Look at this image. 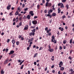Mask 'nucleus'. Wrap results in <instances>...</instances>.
I'll use <instances>...</instances> for the list:
<instances>
[{
  "label": "nucleus",
  "mask_w": 74,
  "mask_h": 74,
  "mask_svg": "<svg viewBox=\"0 0 74 74\" xmlns=\"http://www.w3.org/2000/svg\"><path fill=\"white\" fill-rule=\"evenodd\" d=\"M52 39L51 40V42H53L54 44H56V40H55L54 41H53V40H55V37L54 36H52Z\"/></svg>",
  "instance_id": "1"
},
{
  "label": "nucleus",
  "mask_w": 74,
  "mask_h": 74,
  "mask_svg": "<svg viewBox=\"0 0 74 74\" xmlns=\"http://www.w3.org/2000/svg\"><path fill=\"white\" fill-rule=\"evenodd\" d=\"M32 23L33 25H37V21L36 20L33 21H32Z\"/></svg>",
  "instance_id": "2"
},
{
  "label": "nucleus",
  "mask_w": 74,
  "mask_h": 74,
  "mask_svg": "<svg viewBox=\"0 0 74 74\" xmlns=\"http://www.w3.org/2000/svg\"><path fill=\"white\" fill-rule=\"evenodd\" d=\"M46 7H51L52 5V3H48L47 5V3L45 4Z\"/></svg>",
  "instance_id": "3"
},
{
  "label": "nucleus",
  "mask_w": 74,
  "mask_h": 74,
  "mask_svg": "<svg viewBox=\"0 0 74 74\" xmlns=\"http://www.w3.org/2000/svg\"><path fill=\"white\" fill-rule=\"evenodd\" d=\"M63 62H62V61H60L59 62V67L60 68V67H61V66L63 65Z\"/></svg>",
  "instance_id": "4"
},
{
  "label": "nucleus",
  "mask_w": 74,
  "mask_h": 74,
  "mask_svg": "<svg viewBox=\"0 0 74 74\" xmlns=\"http://www.w3.org/2000/svg\"><path fill=\"white\" fill-rule=\"evenodd\" d=\"M29 27V25H27L25 26V28L24 29V30H26L28 29V28Z\"/></svg>",
  "instance_id": "5"
},
{
  "label": "nucleus",
  "mask_w": 74,
  "mask_h": 74,
  "mask_svg": "<svg viewBox=\"0 0 74 74\" xmlns=\"http://www.w3.org/2000/svg\"><path fill=\"white\" fill-rule=\"evenodd\" d=\"M15 52V51L14 50H12L10 51V53H8L9 55H12Z\"/></svg>",
  "instance_id": "6"
},
{
  "label": "nucleus",
  "mask_w": 74,
  "mask_h": 74,
  "mask_svg": "<svg viewBox=\"0 0 74 74\" xmlns=\"http://www.w3.org/2000/svg\"><path fill=\"white\" fill-rule=\"evenodd\" d=\"M35 34V33L34 32H31L30 33H29V36H34V35Z\"/></svg>",
  "instance_id": "7"
},
{
  "label": "nucleus",
  "mask_w": 74,
  "mask_h": 74,
  "mask_svg": "<svg viewBox=\"0 0 74 74\" xmlns=\"http://www.w3.org/2000/svg\"><path fill=\"white\" fill-rule=\"evenodd\" d=\"M33 11H30L29 12V14H30L32 16H33V15H34V14H33Z\"/></svg>",
  "instance_id": "8"
},
{
  "label": "nucleus",
  "mask_w": 74,
  "mask_h": 74,
  "mask_svg": "<svg viewBox=\"0 0 74 74\" xmlns=\"http://www.w3.org/2000/svg\"><path fill=\"white\" fill-rule=\"evenodd\" d=\"M12 42L13 44V45H15V40H12Z\"/></svg>",
  "instance_id": "9"
},
{
  "label": "nucleus",
  "mask_w": 74,
  "mask_h": 74,
  "mask_svg": "<svg viewBox=\"0 0 74 74\" xmlns=\"http://www.w3.org/2000/svg\"><path fill=\"white\" fill-rule=\"evenodd\" d=\"M56 16V13H53L51 15V16Z\"/></svg>",
  "instance_id": "10"
},
{
  "label": "nucleus",
  "mask_w": 74,
  "mask_h": 74,
  "mask_svg": "<svg viewBox=\"0 0 74 74\" xmlns=\"http://www.w3.org/2000/svg\"><path fill=\"white\" fill-rule=\"evenodd\" d=\"M58 29H59V30H60L61 32L63 31V30H64V29H63V28H62L61 27H59L58 28Z\"/></svg>",
  "instance_id": "11"
},
{
  "label": "nucleus",
  "mask_w": 74,
  "mask_h": 74,
  "mask_svg": "<svg viewBox=\"0 0 74 74\" xmlns=\"http://www.w3.org/2000/svg\"><path fill=\"white\" fill-rule=\"evenodd\" d=\"M48 14L47 15V16H49L50 18H52V15H50V13H48Z\"/></svg>",
  "instance_id": "12"
},
{
  "label": "nucleus",
  "mask_w": 74,
  "mask_h": 74,
  "mask_svg": "<svg viewBox=\"0 0 74 74\" xmlns=\"http://www.w3.org/2000/svg\"><path fill=\"white\" fill-rule=\"evenodd\" d=\"M34 39V38H32L29 39L28 41V42H30L32 41V40H33Z\"/></svg>",
  "instance_id": "13"
},
{
  "label": "nucleus",
  "mask_w": 74,
  "mask_h": 74,
  "mask_svg": "<svg viewBox=\"0 0 74 74\" xmlns=\"http://www.w3.org/2000/svg\"><path fill=\"white\" fill-rule=\"evenodd\" d=\"M30 17H31V15L29 14L27 16V18L28 19H30Z\"/></svg>",
  "instance_id": "14"
},
{
  "label": "nucleus",
  "mask_w": 74,
  "mask_h": 74,
  "mask_svg": "<svg viewBox=\"0 0 74 74\" xmlns=\"http://www.w3.org/2000/svg\"><path fill=\"white\" fill-rule=\"evenodd\" d=\"M49 51L50 52H53V49H49Z\"/></svg>",
  "instance_id": "15"
},
{
  "label": "nucleus",
  "mask_w": 74,
  "mask_h": 74,
  "mask_svg": "<svg viewBox=\"0 0 74 74\" xmlns=\"http://www.w3.org/2000/svg\"><path fill=\"white\" fill-rule=\"evenodd\" d=\"M58 14L60 13V12H61V10L60 9V8H58Z\"/></svg>",
  "instance_id": "16"
},
{
  "label": "nucleus",
  "mask_w": 74,
  "mask_h": 74,
  "mask_svg": "<svg viewBox=\"0 0 74 74\" xmlns=\"http://www.w3.org/2000/svg\"><path fill=\"white\" fill-rule=\"evenodd\" d=\"M60 5V8H64V6L63 5V4L62 3H61Z\"/></svg>",
  "instance_id": "17"
},
{
  "label": "nucleus",
  "mask_w": 74,
  "mask_h": 74,
  "mask_svg": "<svg viewBox=\"0 0 74 74\" xmlns=\"http://www.w3.org/2000/svg\"><path fill=\"white\" fill-rule=\"evenodd\" d=\"M10 7H11V5H8V6H7V9L8 10H10Z\"/></svg>",
  "instance_id": "18"
},
{
  "label": "nucleus",
  "mask_w": 74,
  "mask_h": 74,
  "mask_svg": "<svg viewBox=\"0 0 74 74\" xmlns=\"http://www.w3.org/2000/svg\"><path fill=\"white\" fill-rule=\"evenodd\" d=\"M15 54H12L11 56V58H14L15 57Z\"/></svg>",
  "instance_id": "19"
},
{
  "label": "nucleus",
  "mask_w": 74,
  "mask_h": 74,
  "mask_svg": "<svg viewBox=\"0 0 74 74\" xmlns=\"http://www.w3.org/2000/svg\"><path fill=\"white\" fill-rule=\"evenodd\" d=\"M53 11V10H52V9H50V10L49 11H48V13H50H50H51V12H52Z\"/></svg>",
  "instance_id": "20"
},
{
  "label": "nucleus",
  "mask_w": 74,
  "mask_h": 74,
  "mask_svg": "<svg viewBox=\"0 0 74 74\" xmlns=\"http://www.w3.org/2000/svg\"><path fill=\"white\" fill-rule=\"evenodd\" d=\"M64 69V67H61L60 69L61 71H63Z\"/></svg>",
  "instance_id": "21"
},
{
  "label": "nucleus",
  "mask_w": 74,
  "mask_h": 74,
  "mask_svg": "<svg viewBox=\"0 0 74 74\" xmlns=\"http://www.w3.org/2000/svg\"><path fill=\"white\" fill-rule=\"evenodd\" d=\"M18 14H19V12H18V11L17 10H16V13H15V15L16 16L17 15H18Z\"/></svg>",
  "instance_id": "22"
},
{
  "label": "nucleus",
  "mask_w": 74,
  "mask_h": 74,
  "mask_svg": "<svg viewBox=\"0 0 74 74\" xmlns=\"http://www.w3.org/2000/svg\"><path fill=\"white\" fill-rule=\"evenodd\" d=\"M4 74V72L3 70H1V74Z\"/></svg>",
  "instance_id": "23"
},
{
  "label": "nucleus",
  "mask_w": 74,
  "mask_h": 74,
  "mask_svg": "<svg viewBox=\"0 0 74 74\" xmlns=\"http://www.w3.org/2000/svg\"><path fill=\"white\" fill-rule=\"evenodd\" d=\"M32 33H35L36 32V29H34L33 30H31Z\"/></svg>",
  "instance_id": "24"
},
{
  "label": "nucleus",
  "mask_w": 74,
  "mask_h": 74,
  "mask_svg": "<svg viewBox=\"0 0 74 74\" xmlns=\"http://www.w3.org/2000/svg\"><path fill=\"white\" fill-rule=\"evenodd\" d=\"M73 58H72L71 57V56H69V58H68V59H69L70 60H71H71H72V59Z\"/></svg>",
  "instance_id": "25"
},
{
  "label": "nucleus",
  "mask_w": 74,
  "mask_h": 74,
  "mask_svg": "<svg viewBox=\"0 0 74 74\" xmlns=\"http://www.w3.org/2000/svg\"><path fill=\"white\" fill-rule=\"evenodd\" d=\"M13 13V11H12L9 14V15H10V16H11V15H13V14H12Z\"/></svg>",
  "instance_id": "26"
},
{
  "label": "nucleus",
  "mask_w": 74,
  "mask_h": 74,
  "mask_svg": "<svg viewBox=\"0 0 74 74\" xmlns=\"http://www.w3.org/2000/svg\"><path fill=\"white\" fill-rule=\"evenodd\" d=\"M73 41V39H71V40H70V43L71 44H72V42Z\"/></svg>",
  "instance_id": "27"
},
{
  "label": "nucleus",
  "mask_w": 74,
  "mask_h": 74,
  "mask_svg": "<svg viewBox=\"0 0 74 74\" xmlns=\"http://www.w3.org/2000/svg\"><path fill=\"white\" fill-rule=\"evenodd\" d=\"M67 42V40H64L63 41V43L64 44H66V42Z\"/></svg>",
  "instance_id": "28"
},
{
  "label": "nucleus",
  "mask_w": 74,
  "mask_h": 74,
  "mask_svg": "<svg viewBox=\"0 0 74 74\" xmlns=\"http://www.w3.org/2000/svg\"><path fill=\"white\" fill-rule=\"evenodd\" d=\"M51 60L52 61H53L54 60V56H52V57Z\"/></svg>",
  "instance_id": "29"
},
{
  "label": "nucleus",
  "mask_w": 74,
  "mask_h": 74,
  "mask_svg": "<svg viewBox=\"0 0 74 74\" xmlns=\"http://www.w3.org/2000/svg\"><path fill=\"white\" fill-rule=\"evenodd\" d=\"M36 56H37V53L34 54V56L33 58H36Z\"/></svg>",
  "instance_id": "30"
},
{
  "label": "nucleus",
  "mask_w": 74,
  "mask_h": 74,
  "mask_svg": "<svg viewBox=\"0 0 74 74\" xmlns=\"http://www.w3.org/2000/svg\"><path fill=\"white\" fill-rule=\"evenodd\" d=\"M45 31H47V30H48V27H46L45 28Z\"/></svg>",
  "instance_id": "31"
},
{
  "label": "nucleus",
  "mask_w": 74,
  "mask_h": 74,
  "mask_svg": "<svg viewBox=\"0 0 74 74\" xmlns=\"http://www.w3.org/2000/svg\"><path fill=\"white\" fill-rule=\"evenodd\" d=\"M69 6L67 4L66 6V7L67 8V10L69 9Z\"/></svg>",
  "instance_id": "32"
},
{
  "label": "nucleus",
  "mask_w": 74,
  "mask_h": 74,
  "mask_svg": "<svg viewBox=\"0 0 74 74\" xmlns=\"http://www.w3.org/2000/svg\"><path fill=\"white\" fill-rule=\"evenodd\" d=\"M19 41H17L16 42V45H19Z\"/></svg>",
  "instance_id": "33"
},
{
  "label": "nucleus",
  "mask_w": 74,
  "mask_h": 74,
  "mask_svg": "<svg viewBox=\"0 0 74 74\" xmlns=\"http://www.w3.org/2000/svg\"><path fill=\"white\" fill-rule=\"evenodd\" d=\"M48 34V36H51L52 34H51V32L47 34V35Z\"/></svg>",
  "instance_id": "34"
},
{
  "label": "nucleus",
  "mask_w": 74,
  "mask_h": 74,
  "mask_svg": "<svg viewBox=\"0 0 74 74\" xmlns=\"http://www.w3.org/2000/svg\"><path fill=\"white\" fill-rule=\"evenodd\" d=\"M59 49L60 50H62V49H63V48L62 47L60 46L59 47Z\"/></svg>",
  "instance_id": "35"
},
{
  "label": "nucleus",
  "mask_w": 74,
  "mask_h": 74,
  "mask_svg": "<svg viewBox=\"0 0 74 74\" xmlns=\"http://www.w3.org/2000/svg\"><path fill=\"white\" fill-rule=\"evenodd\" d=\"M50 1V0H46V1L47 2L46 3V4L47 5L48 4V2Z\"/></svg>",
  "instance_id": "36"
},
{
  "label": "nucleus",
  "mask_w": 74,
  "mask_h": 74,
  "mask_svg": "<svg viewBox=\"0 0 74 74\" xmlns=\"http://www.w3.org/2000/svg\"><path fill=\"white\" fill-rule=\"evenodd\" d=\"M62 19H64V18H66V16H65V15H64L62 16Z\"/></svg>",
  "instance_id": "37"
},
{
  "label": "nucleus",
  "mask_w": 74,
  "mask_h": 74,
  "mask_svg": "<svg viewBox=\"0 0 74 74\" xmlns=\"http://www.w3.org/2000/svg\"><path fill=\"white\" fill-rule=\"evenodd\" d=\"M7 62L6 60L5 61L4 63V64H7Z\"/></svg>",
  "instance_id": "38"
},
{
  "label": "nucleus",
  "mask_w": 74,
  "mask_h": 74,
  "mask_svg": "<svg viewBox=\"0 0 74 74\" xmlns=\"http://www.w3.org/2000/svg\"><path fill=\"white\" fill-rule=\"evenodd\" d=\"M73 70L72 69V68L69 69V71H70V72H73Z\"/></svg>",
  "instance_id": "39"
},
{
  "label": "nucleus",
  "mask_w": 74,
  "mask_h": 74,
  "mask_svg": "<svg viewBox=\"0 0 74 74\" xmlns=\"http://www.w3.org/2000/svg\"><path fill=\"white\" fill-rule=\"evenodd\" d=\"M66 0H62V3H65V2L66 1Z\"/></svg>",
  "instance_id": "40"
},
{
  "label": "nucleus",
  "mask_w": 74,
  "mask_h": 74,
  "mask_svg": "<svg viewBox=\"0 0 74 74\" xmlns=\"http://www.w3.org/2000/svg\"><path fill=\"white\" fill-rule=\"evenodd\" d=\"M42 49H43V47H40V48L39 49V51H40V50H42Z\"/></svg>",
  "instance_id": "41"
},
{
  "label": "nucleus",
  "mask_w": 74,
  "mask_h": 74,
  "mask_svg": "<svg viewBox=\"0 0 74 74\" xmlns=\"http://www.w3.org/2000/svg\"><path fill=\"white\" fill-rule=\"evenodd\" d=\"M40 5H37V8L38 9H40Z\"/></svg>",
  "instance_id": "42"
},
{
  "label": "nucleus",
  "mask_w": 74,
  "mask_h": 74,
  "mask_svg": "<svg viewBox=\"0 0 74 74\" xmlns=\"http://www.w3.org/2000/svg\"><path fill=\"white\" fill-rule=\"evenodd\" d=\"M44 13L45 14H46V13H47V10H45L44 11Z\"/></svg>",
  "instance_id": "43"
},
{
  "label": "nucleus",
  "mask_w": 74,
  "mask_h": 74,
  "mask_svg": "<svg viewBox=\"0 0 74 74\" xmlns=\"http://www.w3.org/2000/svg\"><path fill=\"white\" fill-rule=\"evenodd\" d=\"M22 25V22H20L19 24V26H21Z\"/></svg>",
  "instance_id": "44"
},
{
  "label": "nucleus",
  "mask_w": 74,
  "mask_h": 74,
  "mask_svg": "<svg viewBox=\"0 0 74 74\" xmlns=\"http://www.w3.org/2000/svg\"><path fill=\"white\" fill-rule=\"evenodd\" d=\"M63 49H66V47H65L64 45H63Z\"/></svg>",
  "instance_id": "45"
},
{
  "label": "nucleus",
  "mask_w": 74,
  "mask_h": 74,
  "mask_svg": "<svg viewBox=\"0 0 74 74\" xmlns=\"http://www.w3.org/2000/svg\"><path fill=\"white\" fill-rule=\"evenodd\" d=\"M48 48H49V49H51V46L49 45H48Z\"/></svg>",
  "instance_id": "46"
},
{
  "label": "nucleus",
  "mask_w": 74,
  "mask_h": 74,
  "mask_svg": "<svg viewBox=\"0 0 74 74\" xmlns=\"http://www.w3.org/2000/svg\"><path fill=\"white\" fill-rule=\"evenodd\" d=\"M24 10L25 11H27V10H28V8H25Z\"/></svg>",
  "instance_id": "47"
},
{
  "label": "nucleus",
  "mask_w": 74,
  "mask_h": 74,
  "mask_svg": "<svg viewBox=\"0 0 74 74\" xmlns=\"http://www.w3.org/2000/svg\"><path fill=\"white\" fill-rule=\"evenodd\" d=\"M5 51H6L5 52H6V53H7V52H8V49H6Z\"/></svg>",
  "instance_id": "48"
},
{
  "label": "nucleus",
  "mask_w": 74,
  "mask_h": 74,
  "mask_svg": "<svg viewBox=\"0 0 74 74\" xmlns=\"http://www.w3.org/2000/svg\"><path fill=\"white\" fill-rule=\"evenodd\" d=\"M28 74H30V71H28ZM25 74H27V73H26Z\"/></svg>",
  "instance_id": "49"
},
{
  "label": "nucleus",
  "mask_w": 74,
  "mask_h": 74,
  "mask_svg": "<svg viewBox=\"0 0 74 74\" xmlns=\"http://www.w3.org/2000/svg\"><path fill=\"white\" fill-rule=\"evenodd\" d=\"M55 70H53L52 71V73H55Z\"/></svg>",
  "instance_id": "50"
},
{
  "label": "nucleus",
  "mask_w": 74,
  "mask_h": 74,
  "mask_svg": "<svg viewBox=\"0 0 74 74\" xmlns=\"http://www.w3.org/2000/svg\"><path fill=\"white\" fill-rule=\"evenodd\" d=\"M36 46L34 45L33 47V48H36Z\"/></svg>",
  "instance_id": "51"
},
{
  "label": "nucleus",
  "mask_w": 74,
  "mask_h": 74,
  "mask_svg": "<svg viewBox=\"0 0 74 74\" xmlns=\"http://www.w3.org/2000/svg\"><path fill=\"white\" fill-rule=\"evenodd\" d=\"M58 7H59V6H60V5H61V3H58Z\"/></svg>",
  "instance_id": "52"
},
{
  "label": "nucleus",
  "mask_w": 74,
  "mask_h": 74,
  "mask_svg": "<svg viewBox=\"0 0 74 74\" xmlns=\"http://www.w3.org/2000/svg\"><path fill=\"white\" fill-rule=\"evenodd\" d=\"M21 41H23L24 40V38L23 37L21 38Z\"/></svg>",
  "instance_id": "53"
},
{
  "label": "nucleus",
  "mask_w": 74,
  "mask_h": 74,
  "mask_svg": "<svg viewBox=\"0 0 74 74\" xmlns=\"http://www.w3.org/2000/svg\"><path fill=\"white\" fill-rule=\"evenodd\" d=\"M21 35H19L18 36V38L19 39L21 38Z\"/></svg>",
  "instance_id": "54"
},
{
  "label": "nucleus",
  "mask_w": 74,
  "mask_h": 74,
  "mask_svg": "<svg viewBox=\"0 0 74 74\" xmlns=\"http://www.w3.org/2000/svg\"><path fill=\"white\" fill-rule=\"evenodd\" d=\"M30 27L32 29H34L35 28V27H34L33 26H32Z\"/></svg>",
  "instance_id": "55"
},
{
  "label": "nucleus",
  "mask_w": 74,
  "mask_h": 74,
  "mask_svg": "<svg viewBox=\"0 0 74 74\" xmlns=\"http://www.w3.org/2000/svg\"><path fill=\"white\" fill-rule=\"evenodd\" d=\"M51 69H53V68H54V65H53L51 67Z\"/></svg>",
  "instance_id": "56"
},
{
  "label": "nucleus",
  "mask_w": 74,
  "mask_h": 74,
  "mask_svg": "<svg viewBox=\"0 0 74 74\" xmlns=\"http://www.w3.org/2000/svg\"><path fill=\"white\" fill-rule=\"evenodd\" d=\"M29 26H31V24H32V23H31V21H29Z\"/></svg>",
  "instance_id": "57"
},
{
  "label": "nucleus",
  "mask_w": 74,
  "mask_h": 74,
  "mask_svg": "<svg viewBox=\"0 0 74 74\" xmlns=\"http://www.w3.org/2000/svg\"><path fill=\"white\" fill-rule=\"evenodd\" d=\"M70 53H71H71H72V52H73V50H71L70 51Z\"/></svg>",
  "instance_id": "58"
},
{
  "label": "nucleus",
  "mask_w": 74,
  "mask_h": 74,
  "mask_svg": "<svg viewBox=\"0 0 74 74\" xmlns=\"http://www.w3.org/2000/svg\"><path fill=\"white\" fill-rule=\"evenodd\" d=\"M49 32H50L49 31V30H48H48H47V31L46 32H47V33H49Z\"/></svg>",
  "instance_id": "59"
},
{
  "label": "nucleus",
  "mask_w": 74,
  "mask_h": 74,
  "mask_svg": "<svg viewBox=\"0 0 74 74\" xmlns=\"http://www.w3.org/2000/svg\"><path fill=\"white\" fill-rule=\"evenodd\" d=\"M10 39H8L7 41V42H10Z\"/></svg>",
  "instance_id": "60"
},
{
  "label": "nucleus",
  "mask_w": 74,
  "mask_h": 74,
  "mask_svg": "<svg viewBox=\"0 0 74 74\" xmlns=\"http://www.w3.org/2000/svg\"><path fill=\"white\" fill-rule=\"evenodd\" d=\"M27 50H29V49H30V47H28L27 48Z\"/></svg>",
  "instance_id": "61"
},
{
  "label": "nucleus",
  "mask_w": 74,
  "mask_h": 74,
  "mask_svg": "<svg viewBox=\"0 0 74 74\" xmlns=\"http://www.w3.org/2000/svg\"><path fill=\"white\" fill-rule=\"evenodd\" d=\"M65 28L66 30H67V29H68V27L67 26H66L65 27Z\"/></svg>",
  "instance_id": "62"
},
{
  "label": "nucleus",
  "mask_w": 74,
  "mask_h": 74,
  "mask_svg": "<svg viewBox=\"0 0 74 74\" xmlns=\"http://www.w3.org/2000/svg\"><path fill=\"white\" fill-rule=\"evenodd\" d=\"M34 65H36V64H37V62H34Z\"/></svg>",
  "instance_id": "63"
},
{
  "label": "nucleus",
  "mask_w": 74,
  "mask_h": 74,
  "mask_svg": "<svg viewBox=\"0 0 74 74\" xmlns=\"http://www.w3.org/2000/svg\"><path fill=\"white\" fill-rule=\"evenodd\" d=\"M60 73V71H59L58 72V74H62V73Z\"/></svg>",
  "instance_id": "64"
}]
</instances>
